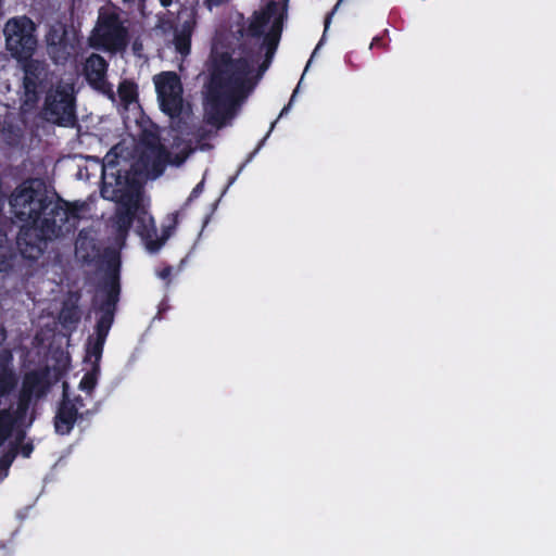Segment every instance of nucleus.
Listing matches in <instances>:
<instances>
[{
  "instance_id": "nucleus-1",
  "label": "nucleus",
  "mask_w": 556,
  "mask_h": 556,
  "mask_svg": "<svg viewBox=\"0 0 556 556\" xmlns=\"http://www.w3.org/2000/svg\"><path fill=\"white\" fill-rule=\"evenodd\" d=\"M12 214L25 223L16 237V248L27 261H38L48 242L74 233L83 205L70 203L56 193L50 194L39 178L21 182L11 193Z\"/></svg>"
},
{
  "instance_id": "nucleus-2",
  "label": "nucleus",
  "mask_w": 556,
  "mask_h": 556,
  "mask_svg": "<svg viewBox=\"0 0 556 556\" xmlns=\"http://www.w3.org/2000/svg\"><path fill=\"white\" fill-rule=\"evenodd\" d=\"M254 62L247 58L233 59L222 53L213 63L205 96V121L217 128L224 126L236 106L254 89L250 76Z\"/></svg>"
},
{
  "instance_id": "nucleus-3",
  "label": "nucleus",
  "mask_w": 556,
  "mask_h": 556,
  "mask_svg": "<svg viewBox=\"0 0 556 556\" xmlns=\"http://www.w3.org/2000/svg\"><path fill=\"white\" fill-rule=\"evenodd\" d=\"M121 207L117 208L114 217V225L118 238L125 239L136 220V232L143 240L149 252H157L173 235L179 223V213L174 212L167 216L168 223L162 226V235H157L154 219L147 212L142 211L136 216L138 211L137 201L119 202Z\"/></svg>"
},
{
  "instance_id": "nucleus-4",
  "label": "nucleus",
  "mask_w": 556,
  "mask_h": 556,
  "mask_svg": "<svg viewBox=\"0 0 556 556\" xmlns=\"http://www.w3.org/2000/svg\"><path fill=\"white\" fill-rule=\"evenodd\" d=\"M139 188L135 173L121 169L115 160L103 164L101 174V197L113 202L134 201L132 192Z\"/></svg>"
},
{
  "instance_id": "nucleus-5",
  "label": "nucleus",
  "mask_w": 556,
  "mask_h": 556,
  "mask_svg": "<svg viewBox=\"0 0 556 556\" xmlns=\"http://www.w3.org/2000/svg\"><path fill=\"white\" fill-rule=\"evenodd\" d=\"M35 30L34 22L27 16L13 17L5 23V46L15 60L33 56L37 47Z\"/></svg>"
},
{
  "instance_id": "nucleus-6",
  "label": "nucleus",
  "mask_w": 556,
  "mask_h": 556,
  "mask_svg": "<svg viewBox=\"0 0 556 556\" xmlns=\"http://www.w3.org/2000/svg\"><path fill=\"white\" fill-rule=\"evenodd\" d=\"M52 387L49 367L31 369L24 374L17 394L16 414L26 417L30 406L47 396Z\"/></svg>"
},
{
  "instance_id": "nucleus-7",
  "label": "nucleus",
  "mask_w": 556,
  "mask_h": 556,
  "mask_svg": "<svg viewBox=\"0 0 556 556\" xmlns=\"http://www.w3.org/2000/svg\"><path fill=\"white\" fill-rule=\"evenodd\" d=\"M45 111L54 124L63 127L74 126L77 116L73 87L59 85L54 90H50L46 96Z\"/></svg>"
},
{
  "instance_id": "nucleus-8",
  "label": "nucleus",
  "mask_w": 556,
  "mask_h": 556,
  "mask_svg": "<svg viewBox=\"0 0 556 556\" xmlns=\"http://www.w3.org/2000/svg\"><path fill=\"white\" fill-rule=\"evenodd\" d=\"M96 45L109 52L124 51L128 45V29L118 14L112 12L99 16L94 34Z\"/></svg>"
},
{
  "instance_id": "nucleus-9",
  "label": "nucleus",
  "mask_w": 556,
  "mask_h": 556,
  "mask_svg": "<svg viewBox=\"0 0 556 556\" xmlns=\"http://www.w3.org/2000/svg\"><path fill=\"white\" fill-rule=\"evenodd\" d=\"M155 89L163 113L172 118L179 117L182 113V84L175 72H162L154 77Z\"/></svg>"
},
{
  "instance_id": "nucleus-10",
  "label": "nucleus",
  "mask_w": 556,
  "mask_h": 556,
  "mask_svg": "<svg viewBox=\"0 0 556 556\" xmlns=\"http://www.w3.org/2000/svg\"><path fill=\"white\" fill-rule=\"evenodd\" d=\"M99 313V317L97 318V323L94 326V334L96 338L91 337L88 339L86 346V356L85 361H89L93 358L92 366H100V362L103 354L104 344L109 332L114 323L115 312L112 309H96Z\"/></svg>"
},
{
  "instance_id": "nucleus-11",
  "label": "nucleus",
  "mask_w": 556,
  "mask_h": 556,
  "mask_svg": "<svg viewBox=\"0 0 556 556\" xmlns=\"http://www.w3.org/2000/svg\"><path fill=\"white\" fill-rule=\"evenodd\" d=\"M119 267V256L115 253L110 255L105 262V274L102 286V291L105 296L100 304L96 306V309H112L116 312L121 293Z\"/></svg>"
},
{
  "instance_id": "nucleus-12",
  "label": "nucleus",
  "mask_w": 556,
  "mask_h": 556,
  "mask_svg": "<svg viewBox=\"0 0 556 556\" xmlns=\"http://www.w3.org/2000/svg\"><path fill=\"white\" fill-rule=\"evenodd\" d=\"M109 63L100 54H90L84 65V74L88 84L97 91L114 98L112 85L106 80Z\"/></svg>"
},
{
  "instance_id": "nucleus-13",
  "label": "nucleus",
  "mask_w": 556,
  "mask_h": 556,
  "mask_svg": "<svg viewBox=\"0 0 556 556\" xmlns=\"http://www.w3.org/2000/svg\"><path fill=\"white\" fill-rule=\"evenodd\" d=\"M169 153L156 138L146 142V149L141 152L138 164L152 178L161 176L166 167Z\"/></svg>"
},
{
  "instance_id": "nucleus-14",
  "label": "nucleus",
  "mask_w": 556,
  "mask_h": 556,
  "mask_svg": "<svg viewBox=\"0 0 556 556\" xmlns=\"http://www.w3.org/2000/svg\"><path fill=\"white\" fill-rule=\"evenodd\" d=\"M81 419H84V414H79L77 405L72 402L67 391L64 389L62 400L53 418L55 432L61 435H67L72 432L76 421Z\"/></svg>"
},
{
  "instance_id": "nucleus-15",
  "label": "nucleus",
  "mask_w": 556,
  "mask_h": 556,
  "mask_svg": "<svg viewBox=\"0 0 556 556\" xmlns=\"http://www.w3.org/2000/svg\"><path fill=\"white\" fill-rule=\"evenodd\" d=\"M22 68L24 72L23 87L27 96L37 97L39 88L47 78V65L45 62L33 59H22Z\"/></svg>"
},
{
  "instance_id": "nucleus-16",
  "label": "nucleus",
  "mask_w": 556,
  "mask_h": 556,
  "mask_svg": "<svg viewBox=\"0 0 556 556\" xmlns=\"http://www.w3.org/2000/svg\"><path fill=\"white\" fill-rule=\"evenodd\" d=\"M195 27V21L193 18L186 20L175 29L173 43L176 51L186 56L191 51V37Z\"/></svg>"
},
{
  "instance_id": "nucleus-17",
  "label": "nucleus",
  "mask_w": 556,
  "mask_h": 556,
  "mask_svg": "<svg viewBox=\"0 0 556 556\" xmlns=\"http://www.w3.org/2000/svg\"><path fill=\"white\" fill-rule=\"evenodd\" d=\"M26 417H18L16 408L0 409V447L9 440L15 429V427L22 424Z\"/></svg>"
},
{
  "instance_id": "nucleus-18",
  "label": "nucleus",
  "mask_w": 556,
  "mask_h": 556,
  "mask_svg": "<svg viewBox=\"0 0 556 556\" xmlns=\"http://www.w3.org/2000/svg\"><path fill=\"white\" fill-rule=\"evenodd\" d=\"M16 251L7 231L0 229V273H9L14 265Z\"/></svg>"
},
{
  "instance_id": "nucleus-19",
  "label": "nucleus",
  "mask_w": 556,
  "mask_h": 556,
  "mask_svg": "<svg viewBox=\"0 0 556 556\" xmlns=\"http://www.w3.org/2000/svg\"><path fill=\"white\" fill-rule=\"evenodd\" d=\"M59 319L64 329L75 330L81 319V312L77 302L65 301L60 311Z\"/></svg>"
},
{
  "instance_id": "nucleus-20",
  "label": "nucleus",
  "mask_w": 556,
  "mask_h": 556,
  "mask_svg": "<svg viewBox=\"0 0 556 556\" xmlns=\"http://www.w3.org/2000/svg\"><path fill=\"white\" fill-rule=\"evenodd\" d=\"M282 31V16H278L274 20L270 29L264 35L261 50H265V54L274 56L278 48Z\"/></svg>"
},
{
  "instance_id": "nucleus-21",
  "label": "nucleus",
  "mask_w": 556,
  "mask_h": 556,
  "mask_svg": "<svg viewBox=\"0 0 556 556\" xmlns=\"http://www.w3.org/2000/svg\"><path fill=\"white\" fill-rule=\"evenodd\" d=\"M25 439V432L21 431L17 433L15 440L10 442L8 450L0 457V477L4 478L9 473V469L12 466L14 459L18 455V444Z\"/></svg>"
},
{
  "instance_id": "nucleus-22",
  "label": "nucleus",
  "mask_w": 556,
  "mask_h": 556,
  "mask_svg": "<svg viewBox=\"0 0 556 556\" xmlns=\"http://www.w3.org/2000/svg\"><path fill=\"white\" fill-rule=\"evenodd\" d=\"M117 93L122 104L128 108L130 104L138 101V85L130 79H124L117 87Z\"/></svg>"
},
{
  "instance_id": "nucleus-23",
  "label": "nucleus",
  "mask_w": 556,
  "mask_h": 556,
  "mask_svg": "<svg viewBox=\"0 0 556 556\" xmlns=\"http://www.w3.org/2000/svg\"><path fill=\"white\" fill-rule=\"evenodd\" d=\"M17 378L12 369L3 366L0 368V400L9 395L16 387Z\"/></svg>"
},
{
  "instance_id": "nucleus-24",
  "label": "nucleus",
  "mask_w": 556,
  "mask_h": 556,
  "mask_svg": "<svg viewBox=\"0 0 556 556\" xmlns=\"http://www.w3.org/2000/svg\"><path fill=\"white\" fill-rule=\"evenodd\" d=\"M100 376V366H91L90 370H88L81 378L78 388L86 392L87 394H91L98 384V379Z\"/></svg>"
},
{
  "instance_id": "nucleus-25",
  "label": "nucleus",
  "mask_w": 556,
  "mask_h": 556,
  "mask_svg": "<svg viewBox=\"0 0 556 556\" xmlns=\"http://www.w3.org/2000/svg\"><path fill=\"white\" fill-rule=\"evenodd\" d=\"M270 21V13L263 12L254 16L253 21L249 24L248 30L252 37H262L264 36V30L267 24Z\"/></svg>"
},
{
  "instance_id": "nucleus-26",
  "label": "nucleus",
  "mask_w": 556,
  "mask_h": 556,
  "mask_svg": "<svg viewBox=\"0 0 556 556\" xmlns=\"http://www.w3.org/2000/svg\"><path fill=\"white\" fill-rule=\"evenodd\" d=\"M343 0H338V2L336 3V5L333 7V9L327 13L326 17H325V21H324V25H325V29H324V35L323 37H325L330 24H331V20H332V16L334 15L336 11L338 10V8L340 7V4L342 3ZM324 39V38H321ZM323 45V40H320L317 45V47L315 48V50H317L320 46ZM316 52V51H314ZM315 53H313L314 55Z\"/></svg>"
},
{
  "instance_id": "nucleus-27",
  "label": "nucleus",
  "mask_w": 556,
  "mask_h": 556,
  "mask_svg": "<svg viewBox=\"0 0 556 556\" xmlns=\"http://www.w3.org/2000/svg\"><path fill=\"white\" fill-rule=\"evenodd\" d=\"M34 451V444L31 441L24 443V439L18 444V454H21L24 458H29Z\"/></svg>"
},
{
  "instance_id": "nucleus-28",
  "label": "nucleus",
  "mask_w": 556,
  "mask_h": 556,
  "mask_svg": "<svg viewBox=\"0 0 556 556\" xmlns=\"http://www.w3.org/2000/svg\"><path fill=\"white\" fill-rule=\"evenodd\" d=\"M203 186H204V182L203 181H200L191 191L190 195L188 197L187 199V202L186 204H188L189 202H191L192 200L197 199L203 191Z\"/></svg>"
},
{
  "instance_id": "nucleus-29",
  "label": "nucleus",
  "mask_w": 556,
  "mask_h": 556,
  "mask_svg": "<svg viewBox=\"0 0 556 556\" xmlns=\"http://www.w3.org/2000/svg\"><path fill=\"white\" fill-rule=\"evenodd\" d=\"M277 123V119L275 122L271 123L270 125V128L268 130V132L265 135V137L260 141V143L257 144V147L255 148V150L249 155L247 162H249L257 152L258 150L261 149V147L264 144L265 140L268 138L270 131L274 129L275 125Z\"/></svg>"
},
{
  "instance_id": "nucleus-30",
  "label": "nucleus",
  "mask_w": 556,
  "mask_h": 556,
  "mask_svg": "<svg viewBox=\"0 0 556 556\" xmlns=\"http://www.w3.org/2000/svg\"><path fill=\"white\" fill-rule=\"evenodd\" d=\"M301 79H303V77H302ZM301 83H302V80H300V81H299L298 87L294 89V91H293V93H292V96H291V99H290L289 103H288V104H287V105L281 110V112H280V114H279L278 118L282 117V116H283L285 114H287V113H288V111L290 110V108H291V105H292V102H293V100H294V98H295V96H296V93H298V90H299V88H300Z\"/></svg>"
},
{
  "instance_id": "nucleus-31",
  "label": "nucleus",
  "mask_w": 556,
  "mask_h": 556,
  "mask_svg": "<svg viewBox=\"0 0 556 556\" xmlns=\"http://www.w3.org/2000/svg\"><path fill=\"white\" fill-rule=\"evenodd\" d=\"M274 56H269V54H265L263 62L258 66V76L263 75L264 72L269 67Z\"/></svg>"
},
{
  "instance_id": "nucleus-32",
  "label": "nucleus",
  "mask_w": 556,
  "mask_h": 556,
  "mask_svg": "<svg viewBox=\"0 0 556 556\" xmlns=\"http://www.w3.org/2000/svg\"><path fill=\"white\" fill-rule=\"evenodd\" d=\"M274 56H269V54H265L263 62L258 66V76L263 75L264 72L269 67Z\"/></svg>"
},
{
  "instance_id": "nucleus-33",
  "label": "nucleus",
  "mask_w": 556,
  "mask_h": 556,
  "mask_svg": "<svg viewBox=\"0 0 556 556\" xmlns=\"http://www.w3.org/2000/svg\"><path fill=\"white\" fill-rule=\"evenodd\" d=\"M172 271H173V267L168 265V266L163 267L161 270H159L157 276L162 280H168L169 281L170 276H172Z\"/></svg>"
},
{
  "instance_id": "nucleus-34",
  "label": "nucleus",
  "mask_w": 556,
  "mask_h": 556,
  "mask_svg": "<svg viewBox=\"0 0 556 556\" xmlns=\"http://www.w3.org/2000/svg\"><path fill=\"white\" fill-rule=\"evenodd\" d=\"M228 0H205L206 4L211 7H219L227 2Z\"/></svg>"
},
{
  "instance_id": "nucleus-35",
  "label": "nucleus",
  "mask_w": 556,
  "mask_h": 556,
  "mask_svg": "<svg viewBox=\"0 0 556 556\" xmlns=\"http://www.w3.org/2000/svg\"><path fill=\"white\" fill-rule=\"evenodd\" d=\"M73 403L77 405V410L85 406L84 399L80 395H77L72 400Z\"/></svg>"
},
{
  "instance_id": "nucleus-36",
  "label": "nucleus",
  "mask_w": 556,
  "mask_h": 556,
  "mask_svg": "<svg viewBox=\"0 0 556 556\" xmlns=\"http://www.w3.org/2000/svg\"><path fill=\"white\" fill-rule=\"evenodd\" d=\"M382 45H383L382 39L379 37H375L370 43V48L372 49L374 47H378V46H382Z\"/></svg>"
},
{
  "instance_id": "nucleus-37",
  "label": "nucleus",
  "mask_w": 556,
  "mask_h": 556,
  "mask_svg": "<svg viewBox=\"0 0 556 556\" xmlns=\"http://www.w3.org/2000/svg\"><path fill=\"white\" fill-rule=\"evenodd\" d=\"M159 1H160L161 5H162L163 8H168V7H170V5H172V3H173V0H159Z\"/></svg>"
},
{
  "instance_id": "nucleus-38",
  "label": "nucleus",
  "mask_w": 556,
  "mask_h": 556,
  "mask_svg": "<svg viewBox=\"0 0 556 556\" xmlns=\"http://www.w3.org/2000/svg\"><path fill=\"white\" fill-rule=\"evenodd\" d=\"M5 337H7V334H5L4 328L0 327V345L5 340Z\"/></svg>"
},
{
  "instance_id": "nucleus-39",
  "label": "nucleus",
  "mask_w": 556,
  "mask_h": 556,
  "mask_svg": "<svg viewBox=\"0 0 556 556\" xmlns=\"http://www.w3.org/2000/svg\"><path fill=\"white\" fill-rule=\"evenodd\" d=\"M4 206V195L0 192V213L2 212Z\"/></svg>"
},
{
  "instance_id": "nucleus-40",
  "label": "nucleus",
  "mask_w": 556,
  "mask_h": 556,
  "mask_svg": "<svg viewBox=\"0 0 556 556\" xmlns=\"http://www.w3.org/2000/svg\"><path fill=\"white\" fill-rule=\"evenodd\" d=\"M81 414H84V418H88L91 415V412L86 410V412H83Z\"/></svg>"
},
{
  "instance_id": "nucleus-41",
  "label": "nucleus",
  "mask_w": 556,
  "mask_h": 556,
  "mask_svg": "<svg viewBox=\"0 0 556 556\" xmlns=\"http://www.w3.org/2000/svg\"><path fill=\"white\" fill-rule=\"evenodd\" d=\"M2 15V0H0V16Z\"/></svg>"
},
{
  "instance_id": "nucleus-42",
  "label": "nucleus",
  "mask_w": 556,
  "mask_h": 556,
  "mask_svg": "<svg viewBox=\"0 0 556 556\" xmlns=\"http://www.w3.org/2000/svg\"><path fill=\"white\" fill-rule=\"evenodd\" d=\"M308 65H311V62H307V65H305V71L308 68Z\"/></svg>"
},
{
  "instance_id": "nucleus-43",
  "label": "nucleus",
  "mask_w": 556,
  "mask_h": 556,
  "mask_svg": "<svg viewBox=\"0 0 556 556\" xmlns=\"http://www.w3.org/2000/svg\"><path fill=\"white\" fill-rule=\"evenodd\" d=\"M308 65H311V62H307V65H305V71L308 68Z\"/></svg>"
},
{
  "instance_id": "nucleus-44",
  "label": "nucleus",
  "mask_w": 556,
  "mask_h": 556,
  "mask_svg": "<svg viewBox=\"0 0 556 556\" xmlns=\"http://www.w3.org/2000/svg\"><path fill=\"white\" fill-rule=\"evenodd\" d=\"M134 0H123V2H132Z\"/></svg>"
}]
</instances>
